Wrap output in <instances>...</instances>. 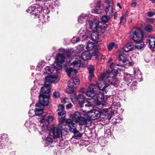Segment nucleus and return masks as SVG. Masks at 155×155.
<instances>
[{
    "mask_svg": "<svg viewBox=\"0 0 155 155\" xmlns=\"http://www.w3.org/2000/svg\"><path fill=\"white\" fill-rule=\"evenodd\" d=\"M58 76L57 75H49L45 78V81L44 87H42L41 88V94H44L47 95V91L48 90L49 91L48 93L50 95V86L52 82L56 83L58 81Z\"/></svg>",
    "mask_w": 155,
    "mask_h": 155,
    "instance_id": "20e7f679",
    "label": "nucleus"
},
{
    "mask_svg": "<svg viewBox=\"0 0 155 155\" xmlns=\"http://www.w3.org/2000/svg\"><path fill=\"white\" fill-rule=\"evenodd\" d=\"M110 68H115L122 71H124L125 69V67L124 66L119 65L117 64H114L113 63L110 64Z\"/></svg>",
    "mask_w": 155,
    "mask_h": 155,
    "instance_id": "a878e982",
    "label": "nucleus"
},
{
    "mask_svg": "<svg viewBox=\"0 0 155 155\" xmlns=\"http://www.w3.org/2000/svg\"><path fill=\"white\" fill-rule=\"evenodd\" d=\"M81 30L84 32V34L82 35L83 37L85 36L87 37L90 36L91 33L89 31L87 30H81L79 32H80Z\"/></svg>",
    "mask_w": 155,
    "mask_h": 155,
    "instance_id": "79ce46f5",
    "label": "nucleus"
},
{
    "mask_svg": "<svg viewBox=\"0 0 155 155\" xmlns=\"http://www.w3.org/2000/svg\"><path fill=\"white\" fill-rule=\"evenodd\" d=\"M104 9L103 5L102 4L101 1L99 0L97 2L96 6L92 11V12L97 14H100L102 12Z\"/></svg>",
    "mask_w": 155,
    "mask_h": 155,
    "instance_id": "4468645a",
    "label": "nucleus"
},
{
    "mask_svg": "<svg viewBox=\"0 0 155 155\" xmlns=\"http://www.w3.org/2000/svg\"><path fill=\"white\" fill-rule=\"evenodd\" d=\"M152 26L151 25L148 24L145 27V29H152Z\"/></svg>",
    "mask_w": 155,
    "mask_h": 155,
    "instance_id": "864d4df0",
    "label": "nucleus"
},
{
    "mask_svg": "<svg viewBox=\"0 0 155 155\" xmlns=\"http://www.w3.org/2000/svg\"><path fill=\"white\" fill-rule=\"evenodd\" d=\"M118 61L120 62H122L125 65H131L132 63L130 58H129L127 55L124 53L120 55Z\"/></svg>",
    "mask_w": 155,
    "mask_h": 155,
    "instance_id": "ddd939ff",
    "label": "nucleus"
},
{
    "mask_svg": "<svg viewBox=\"0 0 155 155\" xmlns=\"http://www.w3.org/2000/svg\"><path fill=\"white\" fill-rule=\"evenodd\" d=\"M117 6H118L120 8H121V7L120 6V4L119 3H117Z\"/></svg>",
    "mask_w": 155,
    "mask_h": 155,
    "instance_id": "0e129e2a",
    "label": "nucleus"
},
{
    "mask_svg": "<svg viewBox=\"0 0 155 155\" xmlns=\"http://www.w3.org/2000/svg\"><path fill=\"white\" fill-rule=\"evenodd\" d=\"M136 42L137 43L135 46L137 48L140 49L144 47L145 46L144 44V42L141 40L139 41Z\"/></svg>",
    "mask_w": 155,
    "mask_h": 155,
    "instance_id": "473e14b6",
    "label": "nucleus"
},
{
    "mask_svg": "<svg viewBox=\"0 0 155 155\" xmlns=\"http://www.w3.org/2000/svg\"><path fill=\"white\" fill-rule=\"evenodd\" d=\"M53 5H54L56 7H58L60 6V3L57 0H55L53 2Z\"/></svg>",
    "mask_w": 155,
    "mask_h": 155,
    "instance_id": "a18cd8bd",
    "label": "nucleus"
},
{
    "mask_svg": "<svg viewBox=\"0 0 155 155\" xmlns=\"http://www.w3.org/2000/svg\"><path fill=\"white\" fill-rule=\"evenodd\" d=\"M0 139L2 140H4L8 138L7 134H3L0 137Z\"/></svg>",
    "mask_w": 155,
    "mask_h": 155,
    "instance_id": "3c124183",
    "label": "nucleus"
},
{
    "mask_svg": "<svg viewBox=\"0 0 155 155\" xmlns=\"http://www.w3.org/2000/svg\"><path fill=\"white\" fill-rule=\"evenodd\" d=\"M60 95V93L58 91H55L53 93V97L55 98H58L59 97Z\"/></svg>",
    "mask_w": 155,
    "mask_h": 155,
    "instance_id": "49530a36",
    "label": "nucleus"
},
{
    "mask_svg": "<svg viewBox=\"0 0 155 155\" xmlns=\"http://www.w3.org/2000/svg\"><path fill=\"white\" fill-rule=\"evenodd\" d=\"M89 75L88 76V79L90 81H91L92 78L94 76L93 72H89Z\"/></svg>",
    "mask_w": 155,
    "mask_h": 155,
    "instance_id": "603ef678",
    "label": "nucleus"
},
{
    "mask_svg": "<svg viewBox=\"0 0 155 155\" xmlns=\"http://www.w3.org/2000/svg\"><path fill=\"white\" fill-rule=\"evenodd\" d=\"M154 15V14L153 12H149L147 13V15L149 17H151L153 16V15Z\"/></svg>",
    "mask_w": 155,
    "mask_h": 155,
    "instance_id": "6e6d98bb",
    "label": "nucleus"
},
{
    "mask_svg": "<svg viewBox=\"0 0 155 155\" xmlns=\"http://www.w3.org/2000/svg\"><path fill=\"white\" fill-rule=\"evenodd\" d=\"M35 2L41 5H45V4H49L51 2V0H35Z\"/></svg>",
    "mask_w": 155,
    "mask_h": 155,
    "instance_id": "2f4dec72",
    "label": "nucleus"
},
{
    "mask_svg": "<svg viewBox=\"0 0 155 155\" xmlns=\"http://www.w3.org/2000/svg\"><path fill=\"white\" fill-rule=\"evenodd\" d=\"M134 73L135 78H140L141 77V72H140V70L137 68L134 69Z\"/></svg>",
    "mask_w": 155,
    "mask_h": 155,
    "instance_id": "f704fd0d",
    "label": "nucleus"
},
{
    "mask_svg": "<svg viewBox=\"0 0 155 155\" xmlns=\"http://www.w3.org/2000/svg\"><path fill=\"white\" fill-rule=\"evenodd\" d=\"M68 88L67 89V91L70 94L73 93L74 92V86L68 83Z\"/></svg>",
    "mask_w": 155,
    "mask_h": 155,
    "instance_id": "c9c22d12",
    "label": "nucleus"
},
{
    "mask_svg": "<svg viewBox=\"0 0 155 155\" xmlns=\"http://www.w3.org/2000/svg\"><path fill=\"white\" fill-rule=\"evenodd\" d=\"M110 16H108L107 15H103L101 17V20L102 21L104 22H107L110 19Z\"/></svg>",
    "mask_w": 155,
    "mask_h": 155,
    "instance_id": "a19ab883",
    "label": "nucleus"
},
{
    "mask_svg": "<svg viewBox=\"0 0 155 155\" xmlns=\"http://www.w3.org/2000/svg\"><path fill=\"white\" fill-rule=\"evenodd\" d=\"M93 16V20L91 21L89 20L85 24L86 28H90L91 29H103L102 23L99 21V20L97 19H94Z\"/></svg>",
    "mask_w": 155,
    "mask_h": 155,
    "instance_id": "6e6552de",
    "label": "nucleus"
},
{
    "mask_svg": "<svg viewBox=\"0 0 155 155\" xmlns=\"http://www.w3.org/2000/svg\"><path fill=\"white\" fill-rule=\"evenodd\" d=\"M74 39H75V43L78 42L80 40L79 38L77 37H74Z\"/></svg>",
    "mask_w": 155,
    "mask_h": 155,
    "instance_id": "680f3d73",
    "label": "nucleus"
},
{
    "mask_svg": "<svg viewBox=\"0 0 155 155\" xmlns=\"http://www.w3.org/2000/svg\"><path fill=\"white\" fill-rule=\"evenodd\" d=\"M86 49L89 51H92L94 49H97V45L92 42L89 41L88 42L87 45L86 47Z\"/></svg>",
    "mask_w": 155,
    "mask_h": 155,
    "instance_id": "5701e85b",
    "label": "nucleus"
},
{
    "mask_svg": "<svg viewBox=\"0 0 155 155\" xmlns=\"http://www.w3.org/2000/svg\"><path fill=\"white\" fill-rule=\"evenodd\" d=\"M66 124L68 126L70 130L71 128H73L75 127V124L73 123L72 121L70 119H68L65 121Z\"/></svg>",
    "mask_w": 155,
    "mask_h": 155,
    "instance_id": "c756f323",
    "label": "nucleus"
},
{
    "mask_svg": "<svg viewBox=\"0 0 155 155\" xmlns=\"http://www.w3.org/2000/svg\"><path fill=\"white\" fill-rule=\"evenodd\" d=\"M74 86V85L78 84L80 83L79 80L76 78L71 79L68 82Z\"/></svg>",
    "mask_w": 155,
    "mask_h": 155,
    "instance_id": "72a5a7b5",
    "label": "nucleus"
},
{
    "mask_svg": "<svg viewBox=\"0 0 155 155\" xmlns=\"http://www.w3.org/2000/svg\"><path fill=\"white\" fill-rule=\"evenodd\" d=\"M151 1L152 3H155V0H150Z\"/></svg>",
    "mask_w": 155,
    "mask_h": 155,
    "instance_id": "774afa93",
    "label": "nucleus"
},
{
    "mask_svg": "<svg viewBox=\"0 0 155 155\" xmlns=\"http://www.w3.org/2000/svg\"><path fill=\"white\" fill-rule=\"evenodd\" d=\"M87 64V63H86L85 61L82 62L81 64V63H80V66L81 65L82 67H85L86 66Z\"/></svg>",
    "mask_w": 155,
    "mask_h": 155,
    "instance_id": "4d7b16f0",
    "label": "nucleus"
},
{
    "mask_svg": "<svg viewBox=\"0 0 155 155\" xmlns=\"http://www.w3.org/2000/svg\"><path fill=\"white\" fill-rule=\"evenodd\" d=\"M74 134V136L77 137H81L82 136L81 134L77 129L75 127L73 128H71L70 130Z\"/></svg>",
    "mask_w": 155,
    "mask_h": 155,
    "instance_id": "7c9ffc66",
    "label": "nucleus"
},
{
    "mask_svg": "<svg viewBox=\"0 0 155 155\" xmlns=\"http://www.w3.org/2000/svg\"><path fill=\"white\" fill-rule=\"evenodd\" d=\"M154 19L153 18H149L147 20V22L152 23L154 21Z\"/></svg>",
    "mask_w": 155,
    "mask_h": 155,
    "instance_id": "13d9d810",
    "label": "nucleus"
},
{
    "mask_svg": "<svg viewBox=\"0 0 155 155\" xmlns=\"http://www.w3.org/2000/svg\"><path fill=\"white\" fill-rule=\"evenodd\" d=\"M108 74H103L101 76L100 80L97 83L98 91L100 90L102 92L99 91L103 94V95L106 94L110 88V85L116 87L119 85V81L117 78H113V76L110 77H108ZM104 97V96H103Z\"/></svg>",
    "mask_w": 155,
    "mask_h": 155,
    "instance_id": "f03ea898",
    "label": "nucleus"
},
{
    "mask_svg": "<svg viewBox=\"0 0 155 155\" xmlns=\"http://www.w3.org/2000/svg\"><path fill=\"white\" fill-rule=\"evenodd\" d=\"M91 56L90 53L88 51H86L84 52L81 55L82 58L84 60L90 59Z\"/></svg>",
    "mask_w": 155,
    "mask_h": 155,
    "instance_id": "c85d7f7f",
    "label": "nucleus"
},
{
    "mask_svg": "<svg viewBox=\"0 0 155 155\" xmlns=\"http://www.w3.org/2000/svg\"><path fill=\"white\" fill-rule=\"evenodd\" d=\"M40 22L43 23L47 21L48 20V16L46 13H44V11L41 12L38 15Z\"/></svg>",
    "mask_w": 155,
    "mask_h": 155,
    "instance_id": "a211bd4d",
    "label": "nucleus"
},
{
    "mask_svg": "<svg viewBox=\"0 0 155 155\" xmlns=\"http://www.w3.org/2000/svg\"><path fill=\"white\" fill-rule=\"evenodd\" d=\"M59 51L60 52H62L64 54L65 52L66 51L63 48H61L59 49Z\"/></svg>",
    "mask_w": 155,
    "mask_h": 155,
    "instance_id": "bf43d9fd",
    "label": "nucleus"
},
{
    "mask_svg": "<svg viewBox=\"0 0 155 155\" xmlns=\"http://www.w3.org/2000/svg\"><path fill=\"white\" fill-rule=\"evenodd\" d=\"M117 45L115 44L114 42H111L107 46L109 51L111 50L113 48H117Z\"/></svg>",
    "mask_w": 155,
    "mask_h": 155,
    "instance_id": "e433bc0d",
    "label": "nucleus"
},
{
    "mask_svg": "<svg viewBox=\"0 0 155 155\" xmlns=\"http://www.w3.org/2000/svg\"><path fill=\"white\" fill-rule=\"evenodd\" d=\"M137 3L135 2H133L131 4V6L133 7H135L136 6Z\"/></svg>",
    "mask_w": 155,
    "mask_h": 155,
    "instance_id": "052dcab7",
    "label": "nucleus"
},
{
    "mask_svg": "<svg viewBox=\"0 0 155 155\" xmlns=\"http://www.w3.org/2000/svg\"><path fill=\"white\" fill-rule=\"evenodd\" d=\"M152 30H137L134 32H133L132 34L133 35L132 38L133 40L135 41H139L142 40L143 35V30H145L147 32H150Z\"/></svg>",
    "mask_w": 155,
    "mask_h": 155,
    "instance_id": "9d476101",
    "label": "nucleus"
},
{
    "mask_svg": "<svg viewBox=\"0 0 155 155\" xmlns=\"http://www.w3.org/2000/svg\"><path fill=\"white\" fill-rule=\"evenodd\" d=\"M113 7L111 5H109L106 8L105 12L107 15L108 16H112L113 13Z\"/></svg>",
    "mask_w": 155,
    "mask_h": 155,
    "instance_id": "bb28decb",
    "label": "nucleus"
},
{
    "mask_svg": "<svg viewBox=\"0 0 155 155\" xmlns=\"http://www.w3.org/2000/svg\"><path fill=\"white\" fill-rule=\"evenodd\" d=\"M53 137L51 135H49L46 139V140L49 143H52L53 141Z\"/></svg>",
    "mask_w": 155,
    "mask_h": 155,
    "instance_id": "c03bdc74",
    "label": "nucleus"
},
{
    "mask_svg": "<svg viewBox=\"0 0 155 155\" xmlns=\"http://www.w3.org/2000/svg\"><path fill=\"white\" fill-rule=\"evenodd\" d=\"M100 113L101 118L103 119H106L107 117V112L105 111H102Z\"/></svg>",
    "mask_w": 155,
    "mask_h": 155,
    "instance_id": "58836bf2",
    "label": "nucleus"
},
{
    "mask_svg": "<svg viewBox=\"0 0 155 155\" xmlns=\"http://www.w3.org/2000/svg\"><path fill=\"white\" fill-rule=\"evenodd\" d=\"M111 68V70L107 71L106 72L104 73L103 74H108V77H110L111 76H113V78H115V76L117 75L118 73V71L117 69H113V68Z\"/></svg>",
    "mask_w": 155,
    "mask_h": 155,
    "instance_id": "aec40b11",
    "label": "nucleus"
},
{
    "mask_svg": "<svg viewBox=\"0 0 155 155\" xmlns=\"http://www.w3.org/2000/svg\"><path fill=\"white\" fill-rule=\"evenodd\" d=\"M111 1V0H105V2L107 3L108 4H110Z\"/></svg>",
    "mask_w": 155,
    "mask_h": 155,
    "instance_id": "e2e57ef3",
    "label": "nucleus"
},
{
    "mask_svg": "<svg viewBox=\"0 0 155 155\" xmlns=\"http://www.w3.org/2000/svg\"><path fill=\"white\" fill-rule=\"evenodd\" d=\"M87 96L93 97L90 100V101L85 100V97L83 95L79 94L78 96L75 93L74 97H76L81 107L82 108V112H88V110L91 109L93 107L94 103H97V101H101L103 99V94L99 92L97 86L94 84H92L89 86V89L87 92Z\"/></svg>",
    "mask_w": 155,
    "mask_h": 155,
    "instance_id": "f257e3e1",
    "label": "nucleus"
},
{
    "mask_svg": "<svg viewBox=\"0 0 155 155\" xmlns=\"http://www.w3.org/2000/svg\"><path fill=\"white\" fill-rule=\"evenodd\" d=\"M133 77L131 74L127 73H125L124 74V79L127 84L130 83L132 81Z\"/></svg>",
    "mask_w": 155,
    "mask_h": 155,
    "instance_id": "412c9836",
    "label": "nucleus"
},
{
    "mask_svg": "<svg viewBox=\"0 0 155 155\" xmlns=\"http://www.w3.org/2000/svg\"><path fill=\"white\" fill-rule=\"evenodd\" d=\"M25 126L27 128L31 129V131H36L37 130V128L35 127V124L33 123L29 122V121L27 120L25 124Z\"/></svg>",
    "mask_w": 155,
    "mask_h": 155,
    "instance_id": "b1692460",
    "label": "nucleus"
},
{
    "mask_svg": "<svg viewBox=\"0 0 155 155\" xmlns=\"http://www.w3.org/2000/svg\"><path fill=\"white\" fill-rule=\"evenodd\" d=\"M126 22V18L124 15H123L120 18V24L123 25Z\"/></svg>",
    "mask_w": 155,
    "mask_h": 155,
    "instance_id": "37998d69",
    "label": "nucleus"
},
{
    "mask_svg": "<svg viewBox=\"0 0 155 155\" xmlns=\"http://www.w3.org/2000/svg\"><path fill=\"white\" fill-rule=\"evenodd\" d=\"M36 110H35V114L36 115H40L43 113V110L44 107L43 105H40L39 104H36Z\"/></svg>",
    "mask_w": 155,
    "mask_h": 155,
    "instance_id": "6ab92c4d",
    "label": "nucleus"
},
{
    "mask_svg": "<svg viewBox=\"0 0 155 155\" xmlns=\"http://www.w3.org/2000/svg\"><path fill=\"white\" fill-rule=\"evenodd\" d=\"M66 58L63 54L59 53L56 56V60L53 64L54 67H50L47 66L45 68V70L47 73L51 74L53 73L56 70L55 73L58 69H60L62 68L61 64L66 62Z\"/></svg>",
    "mask_w": 155,
    "mask_h": 155,
    "instance_id": "7ed1b4c3",
    "label": "nucleus"
},
{
    "mask_svg": "<svg viewBox=\"0 0 155 155\" xmlns=\"http://www.w3.org/2000/svg\"><path fill=\"white\" fill-rule=\"evenodd\" d=\"M64 107L63 104H60L58 107V115L59 116L64 115L65 114V112L64 110Z\"/></svg>",
    "mask_w": 155,
    "mask_h": 155,
    "instance_id": "393cba45",
    "label": "nucleus"
},
{
    "mask_svg": "<svg viewBox=\"0 0 155 155\" xmlns=\"http://www.w3.org/2000/svg\"><path fill=\"white\" fill-rule=\"evenodd\" d=\"M76 52L77 53H79L82 51L84 49V46L83 45H80L76 47Z\"/></svg>",
    "mask_w": 155,
    "mask_h": 155,
    "instance_id": "4c0bfd02",
    "label": "nucleus"
},
{
    "mask_svg": "<svg viewBox=\"0 0 155 155\" xmlns=\"http://www.w3.org/2000/svg\"><path fill=\"white\" fill-rule=\"evenodd\" d=\"M72 42L73 43H75V39H74V37L73 38L72 40Z\"/></svg>",
    "mask_w": 155,
    "mask_h": 155,
    "instance_id": "338daca9",
    "label": "nucleus"
},
{
    "mask_svg": "<svg viewBox=\"0 0 155 155\" xmlns=\"http://www.w3.org/2000/svg\"><path fill=\"white\" fill-rule=\"evenodd\" d=\"M134 45L132 42H129L123 48V50L126 52L132 49L134 47Z\"/></svg>",
    "mask_w": 155,
    "mask_h": 155,
    "instance_id": "cd10ccee",
    "label": "nucleus"
},
{
    "mask_svg": "<svg viewBox=\"0 0 155 155\" xmlns=\"http://www.w3.org/2000/svg\"><path fill=\"white\" fill-rule=\"evenodd\" d=\"M117 12H115V15H114V18L115 19H116L117 18Z\"/></svg>",
    "mask_w": 155,
    "mask_h": 155,
    "instance_id": "69168bd1",
    "label": "nucleus"
},
{
    "mask_svg": "<svg viewBox=\"0 0 155 155\" xmlns=\"http://www.w3.org/2000/svg\"><path fill=\"white\" fill-rule=\"evenodd\" d=\"M72 104L71 103H69L66 105V108L67 109H70L72 107Z\"/></svg>",
    "mask_w": 155,
    "mask_h": 155,
    "instance_id": "5fc2aeb1",
    "label": "nucleus"
},
{
    "mask_svg": "<svg viewBox=\"0 0 155 155\" xmlns=\"http://www.w3.org/2000/svg\"><path fill=\"white\" fill-rule=\"evenodd\" d=\"M147 43L151 49H153L155 48V38L152 37L150 36L148 37Z\"/></svg>",
    "mask_w": 155,
    "mask_h": 155,
    "instance_id": "f3484780",
    "label": "nucleus"
},
{
    "mask_svg": "<svg viewBox=\"0 0 155 155\" xmlns=\"http://www.w3.org/2000/svg\"><path fill=\"white\" fill-rule=\"evenodd\" d=\"M93 15L91 14L87 15L84 13L81 14L78 18V21L79 23H83L87 21V19L93 18Z\"/></svg>",
    "mask_w": 155,
    "mask_h": 155,
    "instance_id": "dca6fc26",
    "label": "nucleus"
},
{
    "mask_svg": "<svg viewBox=\"0 0 155 155\" xmlns=\"http://www.w3.org/2000/svg\"><path fill=\"white\" fill-rule=\"evenodd\" d=\"M65 118L64 114V115H61V116H59L58 118V120L59 122L60 123V124H62L65 121Z\"/></svg>",
    "mask_w": 155,
    "mask_h": 155,
    "instance_id": "ea45409f",
    "label": "nucleus"
},
{
    "mask_svg": "<svg viewBox=\"0 0 155 155\" xmlns=\"http://www.w3.org/2000/svg\"><path fill=\"white\" fill-rule=\"evenodd\" d=\"M89 72H93L94 70V66L92 65H90L88 67Z\"/></svg>",
    "mask_w": 155,
    "mask_h": 155,
    "instance_id": "09e8293b",
    "label": "nucleus"
},
{
    "mask_svg": "<svg viewBox=\"0 0 155 155\" xmlns=\"http://www.w3.org/2000/svg\"><path fill=\"white\" fill-rule=\"evenodd\" d=\"M42 10V6L37 4L34 5L29 7L26 10V12L35 16H37L41 12L44 11Z\"/></svg>",
    "mask_w": 155,
    "mask_h": 155,
    "instance_id": "1a4fd4ad",
    "label": "nucleus"
},
{
    "mask_svg": "<svg viewBox=\"0 0 155 155\" xmlns=\"http://www.w3.org/2000/svg\"><path fill=\"white\" fill-rule=\"evenodd\" d=\"M89 110H89L88 112H88L89 113L88 116L91 119L95 120L98 119L100 117V113L99 111L93 110L91 111Z\"/></svg>",
    "mask_w": 155,
    "mask_h": 155,
    "instance_id": "2eb2a0df",
    "label": "nucleus"
},
{
    "mask_svg": "<svg viewBox=\"0 0 155 155\" xmlns=\"http://www.w3.org/2000/svg\"><path fill=\"white\" fill-rule=\"evenodd\" d=\"M49 90L47 91V95L44 94H41L39 95V102L36 104H39L40 105H43L44 106H47L48 104L49 101L48 100L50 96L49 94H48Z\"/></svg>",
    "mask_w": 155,
    "mask_h": 155,
    "instance_id": "9b49d317",
    "label": "nucleus"
},
{
    "mask_svg": "<svg viewBox=\"0 0 155 155\" xmlns=\"http://www.w3.org/2000/svg\"><path fill=\"white\" fill-rule=\"evenodd\" d=\"M64 125L61 124H58L56 127H53L52 129L54 136L55 137L60 138L62 137L61 130L64 129L63 128Z\"/></svg>",
    "mask_w": 155,
    "mask_h": 155,
    "instance_id": "f8f14e48",
    "label": "nucleus"
},
{
    "mask_svg": "<svg viewBox=\"0 0 155 155\" xmlns=\"http://www.w3.org/2000/svg\"><path fill=\"white\" fill-rule=\"evenodd\" d=\"M71 51L72 52L71 50H69L67 51H66L65 52V53H64V54H65L67 56V57H70L71 54Z\"/></svg>",
    "mask_w": 155,
    "mask_h": 155,
    "instance_id": "8fccbe9b",
    "label": "nucleus"
},
{
    "mask_svg": "<svg viewBox=\"0 0 155 155\" xmlns=\"http://www.w3.org/2000/svg\"><path fill=\"white\" fill-rule=\"evenodd\" d=\"M93 30V31L91 33V37L92 40L97 42L98 39V30Z\"/></svg>",
    "mask_w": 155,
    "mask_h": 155,
    "instance_id": "4be33fe9",
    "label": "nucleus"
},
{
    "mask_svg": "<svg viewBox=\"0 0 155 155\" xmlns=\"http://www.w3.org/2000/svg\"><path fill=\"white\" fill-rule=\"evenodd\" d=\"M86 114L83 115L81 112L76 111L73 114H71L70 117L76 124H78L80 126H83L84 124L87 125L89 122L91 123L90 121L86 120L84 118L82 117V116H84Z\"/></svg>",
    "mask_w": 155,
    "mask_h": 155,
    "instance_id": "423d86ee",
    "label": "nucleus"
},
{
    "mask_svg": "<svg viewBox=\"0 0 155 155\" xmlns=\"http://www.w3.org/2000/svg\"><path fill=\"white\" fill-rule=\"evenodd\" d=\"M53 120V117L51 115L43 116L41 117L40 120L41 129V132H40V134H44L48 131L49 123L51 122Z\"/></svg>",
    "mask_w": 155,
    "mask_h": 155,
    "instance_id": "39448f33",
    "label": "nucleus"
},
{
    "mask_svg": "<svg viewBox=\"0 0 155 155\" xmlns=\"http://www.w3.org/2000/svg\"><path fill=\"white\" fill-rule=\"evenodd\" d=\"M69 98L65 97L63 98L61 100V102L64 104H65L67 103H68L69 102Z\"/></svg>",
    "mask_w": 155,
    "mask_h": 155,
    "instance_id": "de8ad7c7",
    "label": "nucleus"
},
{
    "mask_svg": "<svg viewBox=\"0 0 155 155\" xmlns=\"http://www.w3.org/2000/svg\"><path fill=\"white\" fill-rule=\"evenodd\" d=\"M81 60L77 59L73 61L72 65L74 66V68H69L66 69V72L69 77L72 78L77 73V70L80 67V63Z\"/></svg>",
    "mask_w": 155,
    "mask_h": 155,
    "instance_id": "0eeeda50",
    "label": "nucleus"
}]
</instances>
